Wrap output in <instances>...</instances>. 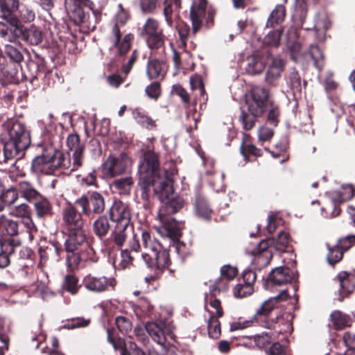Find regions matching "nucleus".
<instances>
[{
  "mask_svg": "<svg viewBox=\"0 0 355 355\" xmlns=\"http://www.w3.org/2000/svg\"><path fill=\"white\" fill-rule=\"evenodd\" d=\"M129 246L131 250L135 252L140 251L141 247L149 250L142 254L148 266H168L171 264L169 252L163 249L154 232L149 229L141 227L136 232L133 231Z\"/></svg>",
  "mask_w": 355,
  "mask_h": 355,
  "instance_id": "f257e3e1",
  "label": "nucleus"
},
{
  "mask_svg": "<svg viewBox=\"0 0 355 355\" xmlns=\"http://www.w3.org/2000/svg\"><path fill=\"white\" fill-rule=\"evenodd\" d=\"M69 153H63L49 144L43 148L42 153L32 161L33 170L37 173H53L58 169L71 171V162Z\"/></svg>",
  "mask_w": 355,
  "mask_h": 355,
  "instance_id": "f03ea898",
  "label": "nucleus"
},
{
  "mask_svg": "<svg viewBox=\"0 0 355 355\" xmlns=\"http://www.w3.org/2000/svg\"><path fill=\"white\" fill-rule=\"evenodd\" d=\"M69 19L76 25H83L88 30H94L101 19V12L94 9L90 0H64Z\"/></svg>",
  "mask_w": 355,
  "mask_h": 355,
  "instance_id": "7ed1b4c3",
  "label": "nucleus"
},
{
  "mask_svg": "<svg viewBox=\"0 0 355 355\" xmlns=\"http://www.w3.org/2000/svg\"><path fill=\"white\" fill-rule=\"evenodd\" d=\"M115 23L111 31L110 40L112 46L110 50L116 49V57H123L130 50L132 42L134 40L132 33H127L122 37L121 27L124 26L130 16L128 12L125 10L121 4L119 5Z\"/></svg>",
  "mask_w": 355,
  "mask_h": 355,
  "instance_id": "20e7f679",
  "label": "nucleus"
},
{
  "mask_svg": "<svg viewBox=\"0 0 355 355\" xmlns=\"http://www.w3.org/2000/svg\"><path fill=\"white\" fill-rule=\"evenodd\" d=\"M137 185L145 209H150L152 207L151 198L162 199L165 193H168L171 191V184L164 178L139 176Z\"/></svg>",
  "mask_w": 355,
  "mask_h": 355,
  "instance_id": "39448f33",
  "label": "nucleus"
},
{
  "mask_svg": "<svg viewBox=\"0 0 355 355\" xmlns=\"http://www.w3.org/2000/svg\"><path fill=\"white\" fill-rule=\"evenodd\" d=\"M8 132L9 139H6V144H10L13 148V155L19 159L24 151L31 144L30 132L26 125L17 120L10 119L2 124Z\"/></svg>",
  "mask_w": 355,
  "mask_h": 355,
  "instance_id": "423d86ee",
  "label": "nucleus"
},
{
  "mask_svg": "<svg viewBox=\"0 0 355 355\" xmlns=\"http://www.w3.org/2000/svg\"><path fill=\"white\" fill-rule=\"evenodd\" d=\"M85 216L94 218L102 214L105 209L104 196L98 191H87L75 200Z\"/></svg>",
  "mask_w": 355,
  "mask_h": 355,
  "instance_id": "0eeeda50",
  "label": "nucleus"
},
{
  "mask_svg": "<svg viewBox=\"0 0 355 355\" xmlns=\"http://www.w3.org/2000/svg\"><path fill=\"white\" fill-rule=\"evenodd\" d=\"M245 105L247 109H241L239 120L244 130H250L254 127L257 119L267 112L268 105L246 94Z\"/></svg>",
  "mask_w": 355,
  "mask_h": 355,
  "instance_id": "6e6552de",
  "label": "nucleus"
},
{
  "mask_svg": "<svg viewBox=\"0 0 355 355\" xmlns=\"http://www.w3.org/2000/svg\"><path fill=\"white\" fill-rule=\"evenodd\" d=\"M288 298L287 292L284 290L279 295L274 297H270L264 301L261 306L257 310L254 315L253 320L263 327L274 329H275L276 320L279 316H276L275 319L268 320L271 312L276 308V304L280 301L286 300Z\"/></svg>",
  "mask_w": 355,
  "mask_h": 355,
  "instance_id": "1a4fd4ad",
  "label": "nucleus"
},
{
  "mask_svg": "<svg viewBox=\"0 0 355 355\" xmlns=\"http://www.w3.org/2000/svg\"><path fill=\"white\" fill-rule=\"evenodd\" d=\"M207 1L200 0L198 3H193L190 8V19L192 24V34L196 33L201 29L202 20L205 19V23L207 28H210L214 24V17L216 12L210 8L206 10Z\"/></svg>",
  "mask_w": 355,
  "mask_h": 355,
  "instance_id": "9d476101",
  "label": "nucleus"
},
{
  "mask_svg": "<svg viewBox=\"0 0 355 355\" xmlns=\"http://www.w3.org/2000/svg\"><path fill=\"white\" fill-rule=\"evenodd\" d=\"M68 237L65 241L67 266H76L80 263L81 258L78 252L79 248L87 244L84 230L68 231Z\"/></svg>",
  "mask_w": 355,
  "mask_h": 355,
  "instance_id": "9b49d317",
  "label": "nucleus"
},
{
  "mask_svg": "<svg viewBox=\"0 0 355 355\" xmlns=\"http://www.w3.org/2000/svg\"><path fill=\"white\" fill-rule=\"evenodd\" d=\"M142 35L145 37L148 48L151 50L162 49L164 51L166 36L154 18H148L143 26Z\"/></svg>",
  "mask_w": 355,
  "mask_h": 355,
  "instance_id": "f8f14e48",
  "label": "nucleus"
},
{
  "mask_svg": "<svg viewBox=\"0 0 355 355\" xmlns=\"http://www.w3.org/2000/svg\"><path fill=\"white\" fill-rule=\"evenodd\" d=\"M160 164L159 157L153 150L146 151L140 158L138 166L139 176L162 178L159 175Z\"/></svg>",
  "mask_w": 355,
  "mask_h": 355,
  "instance_id": "ddd939ff",
  "label": "nucleus"
},
{
  "mask_svg": "<svg viewBox=\"0 0 355 355\" xmlns=\"http://www.w3.org/2000/svg\"><path fill=\"white\" fill-rule=\"evenodd\" d=\"M145 329L152 339L162 346L173 340L171 328L162 320L147 322Z\"/></svg>",
  "mask_w": 355,
  "mask_h": 355,
  "instance_id": "4468645a",
  "label": "nucleus"
},
{
  "mask_svg": "<svg viewBox=\"0 0 355 355\" xmlns=\"http://www.w3.org/2000/svg\"><path fill=\"white\" fill-rule=\"evenodd\" d=\"M77 205L74 203L67 202L62 209V218L64 227L67 231L83 230L84 227L83 214L82 210L78 211Z\"/></svg>",
  "mask_w": 355,
  "mask_h": 355,
  "instance_id": "2eb2a0df",
  "label": "nucleus"
},
{
  "mask_svg": "<svg viewBox=\"0 0 355 355\" xmlns=\"http://www.w3.org/2000/svg\"><path fill=\"white\" fill-rule=\"evenodd\" d=\"M128 156L121 153L119 156L109 155L102 164V173L105 178H114L124 173L127 168Z\"/></svg>",
  "mask_w": 355,
  "mask_h": 355,
  "instance_id": "dca6fc26",
  "label": "nucleus"
},
{
  "mask_svg": "<svg viewBox=\"0 0 355 355\" xmlns=\"http://www.w3.org/2000/svg\"><path fill=\"white\" fill-rule=\"evenodd\" d=\"M164 194L162 199H159L162 203V206L158 212L157 216L159 218H172L171 215L176 214L183 207V200L174 193L172 184L171 191Z\"/></svg>",
  "mask_w": 355,
  "mask_h": 355,
  "instance_id": "f3484780",
  "label": "nucleus"
},
{
  "mask_svg": "<svg viewBox=\"0 0 355 355\" xmlns=\"http://www.w3.org/2000/svg\"><path fill=\"white\" fill-rule=\"evenodd\" d=\"M275 243L273 238L261 241L257 248L253 250L252 263L257 266H268L273 257L272 244Z\"/></svg>",
  "mask_w": 355,
  "mask_h": 355,
  "instance_id": "a211bd4d",
  "label": "nucleus"
},
{
  "mask_svg": "<svg viewBox=\"0 0 355 355\" xmlns=\"http://www.w3.org/2000/svg\"><path fill=\"white\" fill-rule=\"evenodd\" d=\"M27 72H24L25 78L31 83L38 78H44L48 69L46 62L42 56L35 54L34 59H31L26 64Z\"/></svg>",
  "mask_w": 355,
  "mask_h": 355,
  "instance_id": "6ab92c4d",
  "label": "nucleus"
},
{
  "mask_svg": "<svg viewBox=\"0 0 355 355\" xmlns=\"http://www.w3.org/2000/svg\"><path fill=\"white\" fill-rule=\"evenodd\" d=\"M67 145L70 151H72L73 164L71 171H75L83 166L84 160L85 146L80 144V137L76 133L68 135Z\"/></svg>",
  "mask_w": 355,
  "mask_h": 355,
  "instance_id": "aec40b11",
  "label": "nucleus"
},
{
  "mask_svg": "<svg viewBox=\"0 0 355 355\" xmlns=\"http://www.w3.org/2000/svg\"><path fill=\"white\" fill-rule=\"evenodd\" d=\"M110 220L115 225H130L131 213L127 205L121 200H114L108 210Z\"/></svg>",
  "mask_w": 355,
  "mask_h": 355,
  "instance_id": "412c9836",
  "label": "nucleus"
},
{
  "mask_svg": "<svg viewBox=\"0 0 355 355\" xmlns=\"http://www.w3.org/2000/svg\"><path fill=\"white\" fill-rule=\"evenodd\" d=\"M291 268H273L267 277L268 284L281 286L291 282L297 277Z\"/></svg>",
  "mask_w": 355,
  "mask_h": 355,
  "instance_id": "4be33fe9",
  "label": "nucleus"
},
{
  "mask_svg": "<svg viewBox=\"0 0 355 355\" xmlns=\"http://www.w3.org/2000/svg\"><path fill=\"white\" fill-rule=\"evenodd\" d=\"M130 225H115L110 236L104 241L107 249H121L128 238V230Z\"/></svg>",
  "mask_w": 355,
  "mask_h": 355,
  "instance_id": "5701e85b",
  "label": "nucleus"
},
{
  "mask_svg": "<svg viewBox=\"0 0 355 355\" xmlns=\"http://www.w3.org/2000/svg\"><path fill=\"white\" fill-rule=\"evenodd\" d=\"M15 33L18 34L17 39H21L31 45H37L43 40L42 31L33 24L29 27H25L20 22L19 28H17Z\"/></svg>",
  "mask_w": 355,
  "mask_h": 355,
  "instance_id": "b1692460",
  "label": "nucleus"
},
{
  "mask_svg": "<svg viewBox=\"0 0 355 355\" xmlns=\"http://www.w3.org/2000/svg\"><path fill=\"white\" fill-rule=\"evenodd\" d=\"M14 189L17 193V197L14 199V203L18 200L19 197L24 198L30 203L34 202L42 194L36 189L35 185L26 180L19 182Z\"/></svg>",
  "mask_w": 355,
  "mask_h": 355,
  "instance_id": "393cba45",
  "label": "nucleus"
},
{
  "mask_svg": "<svg viewBox=\"0 0 355 355\" xmlns=\"http://www.w3.org/2000/svg\"><path fill=\"white\" fill-rule=\"evenodd\" d=\"M62 252L63 250L58 242H49L40 245L38 249L40 259L37 266H43L49 259L59 261Z\"/></svg>",
  "mask_w": 355,
  "mask_h": 355,
  "instance_id": "a878e982",
  "label": "nucleus"
},
{
  "mask_svg": "<svg viewBox=\"0 0 355 355\" xmlns=\"http://www.w3.org/2000/svg\"><path fill=\"white\" fill-rule=\"evenodd\" d=\"M168 71V65L164 60L149 58L146 65V75L149 80H163Z\"/></svg>",
  "mask_w": 355,
  "mask_h": 355,
  "instance_id": "bb28decb",
  "label": "nucleus"
},
{
  "mask_svg": "<svg viewBox=\"0 0 355 355\" xmlns=\"http://www.w3.org/2000/svg\"><path fill=\"white\" fill-rule=\"evenodd\" d=\"M195 215L200 219L209 222L212 218L213 209L207 198L200 193H197L193 202Z\"/></svg>",
  "mask_w": 355,
  "mask_h": 355,
  "instance_id": "cd10ccee",
  "label": "nucleus"
},
{
  "mask_svg": "<svg viewBox=\"0 0 355 355\" xmlns=\"http://www.w3.org/2000/svg\"><path fill=\"white\" fill-rule=\"evenodd\" d=\"M172 92L180 96L182 101L187 105V116L188 119L191 118L194 121L195 126L194 128H197V123L199 121L198 117L196 116V101L192 103L193 108L190 109V97L187 90L180 84L173 85L172 87Z\"/></svg>",
  "mask_w": 355,
  "mask_h": 355,
  "instance_id": "c85d7f7f",
  "label": "nucleus"
},
{
  "mask_svg": "<svg viewBox=\"0 0 355 355\" xmlns=\"http://www.w3.org/2000/svg\"><path fill=\"white\" fill-rule=\"evenodd\" d=\"M6 22H0V36L8 37L10 42L17 40L18 34L15 33L17 28H19L21 21L18 17H3Z\"/></svg>",
  "mask_w": 355,
  "mask_h": 355,
  "instance_id": "c756f323",
  "label": "nucleus"
},
{
  "mask_svg": "<svg viewBox=\"0 0 355 355\" xmlns=\"http://www.w3.org/2000/svg\"><path fill=\"white\" fill-rule=\"evenodd\" d=\"M282 32V29L273 30L264 37L263 45L267 49L263 50V53L268 59L274 56V50L277 49L280 44Z\"/></svg>",
  "mask_w": 355,
  "mask_h": 355,
  "instance_id": "7c9ffc66",
  "label": "nucleus"
},
{
  "mask_svg": "<svg viewBox=\"0 0 355 355\" xmlns=\"http://www.w3.org/2000/svg\"><path fill=\"white\" fill-rule=\"evenodd\" d=\"M162 223V230L164 234L171 239L174 242L179 241L182 236L180 224L174 218H159Z\"/></svg>",
  "mask_w": 355,
  "mask_h": 355,
  "instance_id": "2f4dec72",
  "label": "nucleus"
},
{
  "mask_svg": "<svg viewBox=\"0 0 355 355\" xmlns=\"http://www.w3.org/2000/svg\"><path fill=\"white\" fill-rule=\"evenodd\" d=\"M114 279H107L105 277H95L88 275L84 279L85 288L94 292H102L107 289V286H114Z\"/></svg>",
  "mask_w": 355,
  "mask_h": 355,
  "instance_id": "473e14b6",
  "label": "nucleus"
},
{
  "mask_svg": "<svg viewBox=\"0 0 355 355\" xmlns=\"http://www.w3.org/2000/svg\"><path fill=\"white\" fill-rule=\"evenodd\" d=\"M4 53L10 62L20 64L24 60L26 49L20 43H17L15 41L5 45Z\"/></svg>",
  "mask_w": 355,
  "mask_h": 355,
  "instance_id": "72a5a7b5",
  "label": "nucleus"
},
{
  "mask_svg": "<svg viewBox=\"0 0 355 355\" xmlns=\"http://www.w3.org/2000/svg\"><path fill=\"white\" fill-rule=\"evenodd\" d=\"M34 210L36 216L40 219H46L53 216V206L50 201L42 195L34 202Z\"/></svg>",
  "mask_w": 355,
  "mask_h": 355,
  "instance_id": "f704fd0d",
  "label": "nucleus"
},
{
  "mask_svg": "<svg viewBox=\"0 0 355 355\" xmlns=\"http://www.w3.org/2000/svg\"><path fill=\"white\" fill-rule=\"evenodd\" d=\"M272 62L266 74V81L268 84L275 86L277 80L280 77L284 71V62L282 59L270 58Z\"/></svg>",
  "mask_w": 355,
  "mask_h": 355,
  "instance_id": "c9c22d12",
  "label": "nucleus"
},
{
  "mask_svg": "<svg viewBox=\"0 0 355 355\" xmlns=\"http://www.w3.org/2000/svg\"><path fill=\"white\" fill-rule=\"evenodd\" d=\"M98 216L92 223V231L99 239L103 240L110 230V218L107 215Z\"/></svg>",
  "mask_w": 355,
  "mask_h": 355,
  "instance_id": "e433bc0d",
  "label": "nucleus"
},
{
  "mask_svg": "<svg viewBox=\"0 0 355 355\" xmlns=\"http://www.w3.org/2000/svg\"><path fill=\"white\" fill-rule=\"evenodd\" d=\"M240 151L246 161L249 160L250 157H259L263 155L261 150L251 143L250 136L247 134L243 135Z\"/></svg>",
  "mask_w": 355,
  "mask_h": 355,
  "instance_id": "4c0bfd02",
  "label": "nucleus"
},
{
  "mask_svg": "<svg viewBox=\"0 0 355 355\" xmlns=\"http://www.w3.org/2000/svg\"><path fill=\"white\" fill-rule=\"evenodd\" d=\"M16 197L17 193L14 189V186L6 188L0 179V211L13 205L14 199Z\"/></svg>",
  "mask_w": 355,
  "mask_h": 355,
  "instance_id": "58836bf2",
  "label": "nucleus"
},
{
  "mask_svg": "<svg viewBox=\"0 0 355 355\" xmlns=\"http://www.w3.org/2000/svg\"><path fill=\"white\" fill-rule=\"evenodd\" d=\"M286 10L283 4L277 5L270 12L266 21V28H274L282 24L286 18Z\"/></svg>",
  "mask_w": 355,
  "mask_h": 355,
  "instance_id": "ea45409f",
  "label": "nucleus"
},
{
  "mask_svg": "<svg viewBox=\"0 0 355 355\" xmlns=\"http://www.w3.org/2000/svg\"><path fill=\"white\" fill-rule=\"evenodd\" d=\"M18 223L21 234H24V239L29 242L33 241L35 234L37 232V228L33 223L31 216L19 219Z\"/></svg>",
  "mask_w": 355,
  "mask_h": 355,
  "instance_id": "a19ab883",
  "label": "nucleus"
},
{
  "mask_svg": "<svg viewBox=\"0 0 355 355\" xmlns=\"http://www.w3.org/2000/svg\"><path fill=\"white\" fill-rule=\"evenodd\" d=\"M175 27L179 36L178 47L183 49L184 51H187L189 37H194L196 35L192 34V30L191 31L189 25L183 21L178 22Z\"/></svg>",
  "mask_w": 355,
  "mask_h": 355,
  "instance_id": "79ce46f5",
  "label": "nucleus"
},
{
  "mask_svg": "<svg viewBox=\"0 0 355 355\" xmlns=\"http://www.w3.org/2000/svg\"><path fill=\"white\" fill-rule=\"evenodd\" d=\"M334 327L337 330H341L351 326L352 320L350 316L340 311H335L331 314Z\"/></svg>",
  "mask_w": 355,
  "mask_h": 355,
  "instance_id": "37998d69",
  "label": "nucleus"
},
{
  "mask_svg": "<svg viewBox=\"0 0 355 355\" xmlns=\"http://www.w3.org/2000/svg\"><path fill=\"white\" fill-rule=\"evenodd\" d=\"M19 6V0H0V11L2 17H17L15 13Z\"/></svg>",
  "mask_w": 355,
  "mask_h": 355,
  "instance_id": "c03bdc74",
  "label": "nucleus"
},
{
  "mask_svg": "<svg viewBox=\"0 0 355 355\" xmlns=\"http://www.w3.org/2000/svg\"><path fill=\"white\" fill-rule=\"evenodd\" d=\"M132 185L133 179L132 177L121 178L116 179L112 182V187L120 195L130 194Z\"/></svg>",
  "mask_w": 355,
  "mask_h": 355,
  "instance_id": "a18cd8bd",
  "label": "nucleus"
},
{
  "mask_svg": "<svg viewBox=\"0 0 355 355\" xmlns=\"http://www.w3.org/2000/svg\"><path fill=\"white\" fill-rule=\"evenodd\" d=\"M265 69V63L258 55H252L248 58L245 70L250 75L261 73Z\"/></svg>",
  "mask_w": 355,
  "mask_h": 355,
  "instance_id": "49530a36",
  "label": "nucleus"
},
{
  "mask_svg": "<svg viewBox=\"0 0 355 355\" xmlns=\"http://www.w3.org/2000/svg\"><path fill=\"white\" fill-rule=\"evenodd\" d=\"M286 80L288 86L290 87L294 94L296 93H301V77L295 68L292 69L291 71L286 77Z\"/></svg>",
  "mask_w": 355,
  "mask_h": 355,
  "instance_id": "de8ad7c7",
  "label": "nucleus"
},
{
  "mask_svg": "<svg viewBox=\"0 0 355 355\" xmlns=\"http://www.w3.org/2000/svg\"><path fill=\"white\" fill-rule=\"evenodd\" d=\"M337 277L342 288L349 291L355 287V270L350 272L342 271Z\"/></svg>",
  "mask_w": 355,
  "mask_h": 355,
  "instance_id": "09e8293b",
  "label": "nucleus"
},
{
  "mask_svg": "<svg viewBox=\"0 0 355 355\" xmlns=\"http://www.w3.org/2000/svg\"><path fill=\"white\" fill-rule=\"evenodd\" d=\"M132 114L137 123L146 128L151 130L156 126L155 121L141 109H135L132 112Z\"/></svg>",
  "mask_w": 355,
  "mask_h": 355,
  "instance_id": "8fccbe9b",
  "label": "nucleus"
},
{
  "mask_svg": "<svg viewBox=\"0 0 355 355\" xmlns=\"http://www.w3.org/2000/svg\"><path fill=\"white\" fill-rule=\"evenodd\" d=\"M252 98L258 101H262L264 104H269L272 102L269 99V91L262 86H253L248 94Z\"/></svg>",
  "mask_w": 355,
  "mask_h": 355,
  "instance_id": "3c124183",
  "label": "nucleus"
},
{
  "mask_svg": "<svg viewBox=\"0 0 355 355\" xmlns=\"http://www.w3.org/2000/svg\"><path fill=\"white\" fill-rule=\"evenodd\" d=\"M328 253L327 255V262L329 265L334 266L342 260L344 252L336 243L334 246L327 244Z\"/></svg>",
  "mask_w": 355,
  "mask_h": 355,
  "instance_id": "603ef678",
  "label": "nucleus"
},
{
  "mask_svg": "<svg viewBox=\"0 0 355 355\" xmlns=\"http://www.w3.org/2000/svg\"><path fill=\"white\" fill-rule=\"evenodd\" d=\"M309 55L313 61L315 67L321 70L324 67V54L318 46L311 45Z\"/></svg>",
  "mask_w": 355,
  "mask_h": 355,
  "instance_id": "864d4df0",
  "label": "nucleus"
},
{
  "mask_svg": "<svg viewBox=\"0 0 355 355\" xmlns=\"http://www.w3.org/2000/svg\"><path fill=\"white\" fill-rule=\"evenodd\" d=\"M220 293L219 288L213 286L210 291V296L207 297L206 300H209V305L216 309V317L220 318L223 315V309L220 305V301L216 298V295Z\"/></svg>",
  "mask_w": 355,
  "mask_h": 355,
  "instance_id": "5fc2aeb1",
  "label": "nucleus"
},
{
  "mask_svg": "<svg viewBox=\"0 0 355 355\" xmlns=\"http://www.w3.org/2000/svg\"><path fill=\"white\" fill-rule=\"evenodd\" d=\"M17 83L18 80L15 72L9 71L4 67V64L0 67V85L2 87L17 84Z\"/></svg>",
  "mask_w": 355,
  "mask_h": 355,
  "instance_id": "6e6d98bb",
  "label": "nucleus"
},
{
  "mask_svg": "<svg viewBox=\"0 0 355 355\" xmlns=\"http://www.w3.org/2000/svg\"><path fill=\"white\" fill-rule=\"evenodd\" d=\"M15 159L13 148L10 144H6V139H0V164L6 163L8 160Z\"/></svg>",
  "mask_w": 355,
  "mask_h": 355,
  "instance_id": "4d7b16f0",
  "label": "nucleus"
},
{
  "mask_svg": "<svg viewBox=\"0 0 355 355\" xmlns=\"http://www.w3.org/2000/svg\"><path fill=\"white\" fill-rule=\"evenodd\" d=\"M107 340L112 343V346L115 349H119L121 351V355H132V352L128 350L126 344L121 338H114L112 336V331L110 329H107Z\"/></svg>",
  "mask_w": 355,
  "mask_h": 355,
  "instance_id": "13d9d810",
  "label": "nucleus"
},
{
  "mask_svg": "<svg viewBox=\"0 0 355 355\" xmlns=\"http://www.w3.org/2000/svg\"><path fill=\"white\" fill-rule=\"evenodd\" d=\"M250 343L254 347L262 349L268 346L271 342V336L268 333H261L250 336Z\"/></svg>",
  "mask_w": 355,
  "mask_h": 355,
  "instance_id": "bf43d9fd",
  "label": "nucleus"
},
{
  "mask_svg": "<svg viewBox=\"0 0 355 355\" xmlns=\"http://www.w3.org/2000/svg\"><path fill=\"white\" fill-rule=\"evenodd\" d=\"M275 243L272 244V250L276 249L278 251L284 252L288 248L290 242V235L284 231H281L276 239H273Z\"/></svg>",
  "mask_w": 355,
  "mask_h": 355,
  "instance_id": "052dcab7",
  "label": "nucleus"
},
{
  "mask_svg": "<svg viewBox=\"0 0 355 355\" xmlns=\"http://www.w3.org/2000/svg\"><path fill=\"white\" fill-rule=\"evenodd\" d=\"M308 12V5L305 0H295L294 17L297 19L302 24L304 23L306 18Z\"/></svg>",
  "mask_w": 355,
  "mask_h": 355,
  "instance_id": "680f3d73",
  "label": "nucleus"
},
{
  "mask_svg": "<svg viewBox=\"0 0 355 355\" xmlns=\"http://www.w3.org/2000/svg\"><path fill=\"white\" fill-rule=\"evenodd\" d=\"M267 112V121L274 127L277 126L280 116V108L279 105L272 101L268 105Z\"/></svg>",
  "mask_w": 355,
  "mask_h": 355,
  "instance_id": "e2e57ef3",
  "label": "nucleus"
},
{
  "mask_svg": "<svg viewBox=\"0 0 355 355\" xmlns=\"http://www.w3.org/2000/svg\"><path fill=\"white\" fill-rule=\"evenodd\" d=\"M3 234L13 236L21 234L18 220H8L3 222L0 226Z\"/></svg>",
  "mask_w": 355,
  "mask_h": 355,
  "instance_id": "0e129e2a",
  "label": "nucleus"
},
{
  "mask_svg": "<svg viewBox=\"0 0 355 355\" xmlns=\"http://www.w3.org/2000/svg\"><path fill=\"white\" fill-rule=\"evenodd\" d=\"M218 318L211 313L208 321V334L211 338L215 339L218 338L221 334L220 324Z\"/></svg>",
  "mask_w": 355,
  "mask_h": 355,
  "instance_id": "69168bd1",
  "label": "nucleus"
},
{
  "mask_svg": "<svg viewBox=\"0 0 355 355\" xmlns=\"http://www.w3.org/2000/svg\"><path fill=\"white\" fill-rule=\"evenodd\" d=\"M233 292L235 297L243 298L252 295L254 292V288L252 286L238 284L234 286Z\"/></svg>",
  "mask_w": 355,
  "mask_h": 355,
  "instance_id": "338daca9",
  "label": "nucleus"
},
{
  "mask_svg": "<svg viewBox=\"0 0 355 355\" xmlns=\"http://www.w3.org/2000/svg\"><path fill=\"white\" fill-rule=\"evenodd\" d=\"M160 80H155L148 85L145 89V92L148 98L157 100L162 94Z\"/></svg>",
  "mask_w": 355,
  "mask_h": 355,
  "instance_id": "774afa93",
  "label": "nucleus"
}]
</instances>
